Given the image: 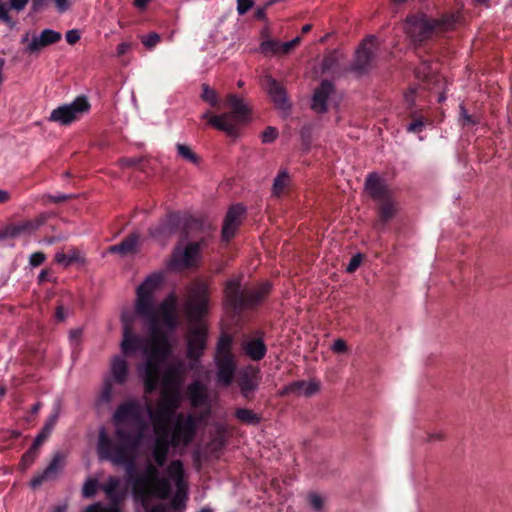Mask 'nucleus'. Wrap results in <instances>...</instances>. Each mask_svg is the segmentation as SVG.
<instances>
[{
  "label": "nucleus",
  "mask_w": 512,
  "mask_h": 512,
  "mask_svg": "<svg viewBox=\"0 0 512 512\" xmlns=\"http://www.w3.org/2000/svg\"><path fill=\"white\" fill-rule=\"evenodd\" d=\"M365 189L371 197L377 200H385L391 195L385 182L375 173L367 176Z\"/></svg>",
  "instance_id": "17"
},
{
  "label": "nucleus",
  "mask_w": 512,
  "mask_h": 512,
  "mask_svg": "<svg viewBox=\"0 0 512 512\" xmlns=\"http://www.w3.org/2000/svg\"><path fill=\"white\" fill-rule=\"evenodd\" d=\"M380 201V217L383 221H388L395 216L397 212V204L391 198V195L388 196L385 200Z\"/></svg>",
  "instance_id": "30"
},
{
  "label": "nucleus",
  "mask_w": 512,
  "mask_h": 512,
  "mask_svg": "<svg viewBox=\"0 0 512 512\" xmlns=\"http://www.w3.org/2000/svg\"><path fill=\"white\" fill-rule=\"evenodd\" d=\"M444 438H445L444 433L440 430H437V431L427 433L426 441L429 443H433V442H437V441H442Z\"/></svg>",
  "instance_id": "46"
},
{
  "label": "nucleus",
  "mask_w": 512,
  "mask_h": 512,
  "mask_svg": "<svg viewBox=\"0 0 512 512\" xmlns=\"http://www.w3.org/2000/svg\"><path fill=\"white\" fill-rule=\"evenodd\" d=\"M139 238V234L133 233L119 244L111 246L109 251L111 253H118L122 256L135 253L139 244Z\"/></svg>",
  "instance_id": "25"
},
{
  "label": "nucleus",
  "mask_w": 512,
  "mask_h": 512,
  "mask_svg": "<svg viewBox=\"0 0 512 512\" xmlns=\"http://www.w3.org/2000/svg\"><path fill=\"white\" fill-rule=\"evenodd\" d=\"M151 0H135L134 4L138 8H144Z\"/></svg>",
  "instance_id": "59"
},
{
  "label": "nucleus",
  "mask_w": 512,
  "mask_h": 512,
  "mask_svg": "<svg viewBox=\"0 0 512 512\" xmlns=\"http://www.w3.org/2000/svg\"><path fill=\"white\" fill-rule=\"evenodd\" d=\"M238 384L242 395L245 398H249L251 394L257 389L259 384L257 372L254 370H245L241 374L238 380Z\"/></svg>",
  "instance_id": "23"
},
{
  "label": "nucleus",
  "mask_w": 512,
  "mask_h": 512,
  "mask_svg": "<svg viewBox=\"0 0 512 512\" xmlns=\"http://www.w3.org/2000/svg\"><path fill=\"white\" fill-rule=\"evenodd\" d=\"M259 50L265 56L281 55V42L274 39H266L261 42Z\"/></svg>",
  "instance_id": "31"
},
{
  "label": "nucleus",
  "mask_w": 512,
  "mask_h": 512,
  "mask_svg": "<svg viewBox=\"0 0 512 512\" xmlns=\"http://www.w3.org/2000/svg\"><path fill=\"white\" fill-rule=\"evenodd\" d=\"M45 259H46V256L44 253L35 252L30 255L29 263L31 266L37 267V266L41 265L45 261Z\"/></svg>",
  "instance_id": "42"
},
{
  "label": "nucleus",
  "mask_w": 512,
  "mask_h": 512,
  "mask_svg": "<svg viewBox=\"0 0 512 512\" xmlns=\"http://www.w3.org/2000/svg\"><path fill=\"white\" fill-rule=\"evenodd\" d=\"M231 343L229 335L221 336L215 354L217 382L225 387L231 384L236 369L234 356L230 351Z\"/></svg>",
  "instance_id": "8"
},
{
  "label": "nucleus",
  "mask_w": 512,
  "mask_h": 512,
  "mask_svg": "<svg viewBox=\"0 0 512 512\" xmlns=\"http://www.w3.org/2000/svg\"><path fill=\"white\" fill-rule=\"evenodd\" d=\"M245 208L240 205L232 206L225 217L224 225L222 228V237L224 240H230L236 233L239 225L241 224Z\"/></svg>",
  "instance_id": "15"
},
{
  "label": "nucleus",
  "mask_w": 512,
  "mask_h": 512,
  "mask_svg": "<svg viewBox=\"0 0 512 512\" xmlns=\"http://www.w3.org/2000/svg\"><path fill=\"white\" fill-rule=\"evenodd\" d=\"M319 388V384L316 381H295L287 385L280 394H294L296 396L310 397L316 394Z\"/></svg>",
  "instance_id": "19"
},
{
  "label": "nucleus",
  "mask_w": 512,
  "mask_h": 512,
  "mask_svg": "<svg viewBox=\"0 0 512 512\" xmlns=\"http://www.w3.org/2000/svg\"><path fill=\"white\" fill-rule=\"evenodd\" d=\"M128 363L122 356H115L111 361L110 374L106 378H111L115 384L123 385L128 378Z\"/></svg>",
  "instance_id": "20"
},
{
  "label": "nucleus",
  "mask_w": 512,
  "mask_h": 512,
  "mask_svg": "<svg viewBox=\"0 0 512 512\" xmlns=\"http://www.w3.org/2000/svg\"><path fill=\"white\" fill-rule=\"evenodd\" d=\"M63 464V456L60 454H56L48 467L44 470V472L31 480V486L37 487L41 485L46 479L55 475L62 467Z\"/></svg>",
  "instance_id": "26"
},
{
  "label": "nucleus",
  "mask_w": 512,
  "mask_h": 512,
  "mask_svg": "<svg viewBox=\"0 0 512 512\" xmlns=\"http://www.w3.org/2000/svg\"><path fill=\"white\" fill-rule=\"evenodd\" d=\"M120 483V479L116 477H109L106 483L102 486V490L114 504L113 507L105 508L102 507L100 504H93L88 506L85 512H121L120 509L117 507V504L124 498V494L117 493V489L120 486Z\"/></svg>",
  "instance_id": "13"
},
{
  "label": "nucleus",
  "mask_w": 512,
  "mask_h": 512,
  "mask_svg": "<svg viewBox=\"0 0 512 512\" xmlns=\"http://www.w3.org/2000/svg\"><path fill=\"white\" fill-rule=\"evenodd\" d=\"M65 37H66V41L70 45H73V44L77 43L80 40L81 35H80L79 30L72 29V30L67 31Z\"/></svg>",
  "instance_id": "43"
},
{
  "label": "nucleus",
  "mask_w": 512,
  "mask_h": 512,
  "mask_svg": "<svg viewBox=\"0 0 512 512\" xmlns=\"http://www.w3.org/2000/svg\"><path fill=\"white\" fill-rule=\"evenodd\" d=\"M309 501H310V504L311 506L315 509V510H321L322 508V505H323V500L322 498L317 495V494H311L309 496Z\"/></svg>",
  "instance_id": "49"
},
{
  "label": "nucleus",
  "mask_w": 512,
  "mask_h": 512,
  "mask_svg": "<svg viewBox=\"0 0 512 512\" xmlns=\"http://www.w3.org/2000/svg\"><path fill=\"white\" fill-rule=\"evenodd\" d=\"M56 6V9L59 13H64L69 10L71 6L70 0H53Z\"/></svg>",
  "instance_id": "48"
},
{
  "label": "nucleus",
  "mask_w": 512,
  "mask_h": 512,
  "mask_svg": "<svg viewBox=\"0 0 512 512\" xmlns=\"http://www.w3.org/2000/svg\"><path fill=\"white\" fill-rule=\"evenodd\" d=\"M38 449L34 448V443L32 444L31 448L23 455L21 464L24 468H27L29 465H31L36 457Z\"/></svg>",
  "instance_id": "38"
},
{
  "label": "nucleus",
  "mask_w": 512,
  "mask_h": 512,
  "mask_svg": "<svg viewBox=\"0 0 512 512\" xmlns=\"http://www.w3.org/2000/svg\"><path fill=\"white\" fill-rule=\"evenodd\" d=\"M235 416L239 421L245 424L256 425L260 421V418L256 413L246 408L237 409L235 412Z\"/></svg>",
  "instance_id": "33"
},
{
  "label": "nucleus",
  "mask_w": 512,
  "mask_h": 512,
  "mask_svg": "<svg viewBox=\"0 0 512 512\" xmlns=\"http://www.w3.org/2000/svg\"><path fill=\"white\" fill-rule=\"evenodd\" d=\"M331 349L335 353H345L347 351V345L344 340L337 339L334 341Z\"/></svg>",
  "instance_id": "47"
},
{
  "label": "nucleus",
  "mask_w": 512,
  "mask_h": 512,
  "mask_svg": "<svg viewBox=\"0 0 512 512\" xmlns=\"http://www.w3.org/2000/svg\"><path fill=\"white\" fill-rule=\"evenodd\" d=\"M187 393L193 406H200L206 402L207 390L200 382L196 381L188 386Z\"/></svg>",
  "instance_id": "27"
},
{
  "label": "nucleus",
  "mask_w": 512,
  "mask_h": 512,
  "mask_svg": "<svg viewBox=\"0 0 512 512\" xmlns=\"http://www.w3.org/2000/svg\"><path fill=\"white\" fill-rule=\"evenodd\" d=\"M62 38L60 32L52 30V29H44L39 35H32L30 37L29 33H26L21 42L26 44L25 51L30 54H37L43 48L55 44L59 42Z\"/></svg>",
  "instance_id": "11"
},
{
  "label": "nucleus",
  "mask_w": 512,
  "mask_h": 512,
  "mask_svg": "<svg viewBox=\"0 0 512 512\" xmlns=\"http://www.w3.org/2000/svg\"><path fill=\"white\" fill-rule=\"evenodd\" d=\"M98 489V482L96 479L89 478L83 485L82 494L85 498L93 497Z\"/></svg>",
  "instance_id": "37"
},
{
  "label": "nucleus",
  "mask_w": 512,
  "mask_h": 512,
  "mask_svg": "<svg viewBox=\"0 0 512 512\" xmlns=\"http://www.w3.org/2000/svg\"><path fill=\"white\" fill-rule=\"evenodd\" d=\"M209 308V290L206 283L197 280L186 288L184 311L189 322L187 357L198 361L206 348L207 325L204 317Z\"/></svg>",
  "instance_id": "4"
},
{
  "label": "nucleus",
  "mask_w": 512,
  "mask_h": 512,
  "mask_svg": "<svg viewBox=\"0 0 512 512\" xmlns=\"http://www.w3.org/2000/svg\"><path fill=\"white\" fill-rule=\"evenodd\" d=\"M253 6L254 0H237V12L239 15H244Z\"/></svg>",
  "instance_id": "41"
},
{
  "label": "nucleus",
  "mask_w": 512,
  "mask_h": 512,
  "mask_svg": "<svg viewBox=\"0 0 512 512\" xmlns=\"http://www.w3.org/2000/svg\"><path fill=\"white\" fill-rule=\"evenodd\" d=\"M246 355L252 360H261L266 354V346L262 339L251 338L246 340L242 345Z\"/></svg>",
  "instance_id": "24"
},
{
  "label": "nucleus",
  "mask_w": 512,
  "mask_h": 512,
  "mask_svg": "<svg viewBox=\"0 0 512 512\" xmlns=\"http://www.w3.org/2000/svg\"><path fill=\"white\" fill-rule=\"evenodd\" d=\"M291 184V177L286 169H281L274 178L272 185V193L276 197L284 194Z\"/></svg>",
  "instance_id": "28"
},
{
  "label": "nucleus",
  "mask_w": 512,
  "mask_h": 512,
  "mask_svg": "<svg viewBox=\"0 0 512 512\" xmlns=\"http://www.w3.org/2000/svg\"><path fill=\"white\" fill-rule=\"evenodd\" d=\"M91 105L86 96H78L73 102L63 104L53 109L49 115L50 122L68 126L90 111Z\"/></svg>",
  "instance_id": "9"
},
{
  "label": "nucleus",
  "mask_w": 512,
  "mask_h": 512,
  "mask_svg": "<svg viewBox=\"0 0 512 512\" xmlns=\"http://www.w3.org/2000/svg\"><path fill=\"white\" fill-rule=\"evenodd\" d=\"M141 41L145 47L151 49L160 41V36L157 33H150L143 36Z\"/></svg>",
  "instance_id": "39"
},
{
  "label": "nucleus",
  "mask_w": 512,
  "mask_h": 512,
  "mask_svg": "<svg viewBox=\"0 0 512 512\" xmlns=\"http://www.w3.org/2000/svg\"><path fill=\"white\" fill-rule=\"evenodd\" d=\"M81 330H73L70 332V337L73 338V339H79L80 336H81Z\"/></svg>",
  "instance_id": "60"
},
{
  "label": "nucleus",
  "mask_w": 512,
  "mask_h": 512,
  "mask_svg": "<svg viewBox=\"0 0 512 512\" xmlns=\"http://www.w3.org/2000/svg\"><path fill=\"white\" fill-rule=\"evenodd\" d=\"M71 197H72L71 195L59 194V195H55V196H50L49 198L53 202H61V201L70 199Z\"/></svg>",
  "instance_id": "56"
},
{
  "label": "nucleus",
  "mask_w": 512,
  "mask_h": 512,
  "mask_svg": "<svg viewBox=\"0 0 512 512\" xmlns=\"http://www.w3.org/2000/svg\"><path fill=\"white\" fill-rule=\"evenodd\" d=\"M293 48L291 41L281 43V55L288 54Z\"/></svg>",
  "instance_id": "55"
},
{
  "label": "nucleus",
  "mask_w": 512,
  "mask_h": 512,
  "mask_svg": "<svg viewBox=\"0 0 512 512\" xmlns=\"http://www.w3.org/2000/svg\"><path fill=\"white\" fill-rule=\"evenodd\" d=\"M460 111H461L460 119H461L463 126H466L467 124H472L473 123L472 118L470 115L467 114V111L463 105L460 106Z\"/></svg>",
  "instance_id": "50"
},
{
  "label": "nucleus",
  "mask_w": 512,
  "mask_h": 512,
  "mask_svg": "<svg viewBox=\"0 0 512 512\" xmlns=\"http://www.w3.org/2000/svg\"><path fill=\"white\" fill-rule=\"evenodd\" d=\"M8 200H9L8 192L0 189V203H4Z\"/></svg>",
  "instance_id": "58"
},
{
  "label": "nucleus",
  "mask_w": 512,
  "mask_h": 512,
  "mask_svg": "<svg viewBox=\"0 0 512 512\" xmlns=\"http://www.w3.org/2000/svg\"><path fill=\"white\" fill-rule=\"evenodd\" d=\"M127 318L125 317V331H123V339L121 341V350L123 354H133L143 347V340L134 335L133 331L129 330Z\"/></svg>",
  "instance_id": "21"
},
{
  "label": "nucleus",
  "mask_w": 512,
  "mask_h": 512,
  "mask_svg": "<svg viewBox=\"0 0 512 512\" xmlns=\"http://www.w3.org/2000/svg\"><path fill=\"white\" fill-rule=\"evenodd\" d=\"M142 412L141 405L134 400L121 404L113 414L116 425L118 443H114L105 428H100L97 452L102 460H108L115 466H124L128 474L134 470L136 452L143 439L144 427L139 426L135 431L131 428L138 425Z\"/></svg>",
  "instance_id": "3"
},
{
  "label": "nucleus",
  "mask_w": 512,
  "mask_h": 512,
  "mask_svg": "<svg viewBox=\"0 0 512 512\" xmlns=\"http://www.w3.org/2000/svg\"><path fill=\"white\" fill-rule=\"evenodd\" d=\"M46 221L45 215H40L32 220H25L18 224H8L0 230V239L17 238L22 235H29L35 232Z\"/></svg>",
  "instance_id": "12"
},
{
  "label": "nucleus",
  "mask_w": 512,
  "mask_h": 512,
  "mask_svg": "<svg viewBox=\"0 0 512 512\" xmlns=\"http://www.w3.org/2000/svg\"><path fill=\"white\" fill-rule=\"evenodd\" d=\"M199 249L198 243H189L184 248L178 247L173 253L171 267L181 269L195 265L199 259Z\"/></svg>",
  "instance_id": "14"
},
{
  "label": "nucleus",
  "mask_w": 512,
  "mask_h": 512,
  "mask_svg": "<svg viewBox=\"0 0 512 512\" xmlns=\"http://www.w3.org/2000/svg\"><path fill=\"white\" fill-rule=\"evenodd\" d=\"M164 281V273L154 272L148 275L136 289L137 313L150 330L149 343L144 348L146 361L138 368L144 381L146 394H150L156 389L160 376L161 382L163 381V375L169 367L182 364L181 379H184L185 371L182 361L167 366L162 374L160 373V367L168 357L171 347L167 336L160 332L159 325L163 324L172 330L177 324V297L174 293L169 294L158 306L155 304V294L161 289Z\"/></svg>",
  "instance_id": "2"
},
{
  "label": "nucleus",
  "mask_w": 512,
  "mask_h": 512,
  "mask_svg": "<svg viewBox=\"0 0 512 512\" xmlns=\"http://www.w3.org/2000/svg\"><path fill=\"white\" fill-rule=\"evenodd\" d=\"M181 372L182 364L169 367L163 375L160 400L156 407L153 408L150 404L146 406L156 438L149 449L143 469L130 475V482L135 500L147 512H165L162 505L149 509V501L152 498L167 499L173 487L175 493L170 505L174 510H184L188 499L182 462L173 460L161 472L167 461L169 447L187 446L195 435L196 420L190 414H178L169 435V424L180 404Z\"/></svg>",
  "instance_id": "1"
},
{
  "label": "nucleus",
  "mask_w": 512,
  "mask_h": 512,
  "mask_svg": "<svg viewBox=\"0 0 512 512\" xmlns=\"http://www.w3.org/2000/svg\"><path fill=\"white\" fill-rule=\"evenodd\" d=\"M264 86L277 108L281 110H287L289 108L286 91L279 82L272 77L267 76L264 79Z\"/></svg>",
  "instance_id": "16"
},
{
  "label": "nucleus",
  "mask_w": 512,
  "mask_h": 512,
  "mask_svg": "<svg viewBox=\"0 0 512 512\" xmlns=\"http://www.w3.org/2000/svg\"><path fill=\"white\" fill-rule=\"evenodd\" d=\"M332 92V83L327 80L322 81L319 88H317L314 92L311 104L312 109L317 113L326 112L327 99Z\"/></svg>",
  "instance_id": "18"
},
{
  "label": "nucleus",
  "mask_w": 512,
  "mask_h": 512,
  "mask_svg": "<svg viewBox=\"0 0 512 512\" xmlns=\"http://www.w3.org/2000/svg\"><path fill=\"white\" fill-rule=\"evenodd\" d=\"M424 127V122L422 119H415L413 122H411L408 127H407V130L411 133H419L422 131Z\"/></svg>",
  "instance_id": "44"
},
{
  "label": "nucleus",
  "mask_w": 512,
  "mask_h": 512,
  "mask_svg": "<svg viewBox=\"0 0 512 512\" xmlns=\"http://www.w3.org/2000/svg\"><path fill=\"white\" fill-rule=\"evenodd\" d=\"M201 97L204 101L209 103L212 106H216L218 103V98L215 90L210 88L207 84H203L202 86V94Z\"/></svg>",
  "instance_id": "36"
},
{
  "label": "nucleus",
  "mask_w": 512,
  "mask_h": 512,
  "mask_svg": "<svg viewBox=\"0 0 512 512\" xmlns=\"http://www.w3.org/2000/svg\"><path fill=\"white\" fill-rule=\"evenodd\" d=\"M131 49V44L128 42H122L117 46V55L123 56Z\"/></svg>",
  "instance_id": "53"
},
{
  "label": "nucleus",
  "mask_w": 512,
  "mask_h": 512,
  "mask_svg": "<svg viewBox=\"0 0 512 512\" xmlns=\"http://www.w3.org/2000/svg\"><path fill=\"white\" fill-rule=\"evenodd\" d=\"M29 0H10L11 8L21 11L25 8Z\"/></svg>",
  "instance_id": "52"
},
{
  "label": "nucleus",
  "mask_w": 512,
  "mask_h": 512,
  "mask_svg": "<svg viewBox=\"0 0 512 512\" xmlns=\"http://www.w3.org/2000/svg\"><path fill=\"white\" fill-rule=\"evenodd\" d=\"M59 418L58 411L54 412L46 421L44 427L39 432L34 440V448L39 449V447L43 444V442L48 438L50 433L52 432L57 420Z\"/></svg>",
  "instance_id": "29"
},
{
  "label": "nucleus",
  "mask_w": 512,
  "mask_h": 512,
  "mask_svg": "<svg viewBox=\"0 0 512 512\" xmlns=\"http://www.w3.org/2000/svg\"><path fill=\"white\" fill-rule=\"evenodd\" d=\"M176 149L178 155L182 157L184 160L191 162L193 164L199 163V157L195 152H193V150L189 146L178 143L176 144Z\"/></svg>",
  "instance_id": "34"
},
{
  "label": "nucleus",
  "mask_w": 512,
  "mask_h": 512,
  "mask_svg": "<svg viewBox=\"0 0 512 512\" xmlns=\"http://www.w3.org/2000/svg\"><path fill=\"white\" fill-rule=\"evenodd\" d=\"M44 1H45V0H34V2H33V6H34V8H35V9L40 8V7L43 5Z\"/></svg>",
  "instance_id": "61"
},
{
  "label": "nucleus",
  "mask_w": 512,
  "mask_h": 512,
  "mask_svg": "<svg viewBox=\"0 0 512 512\" xmlns=\"http://www.w3.org/2000/svg\"><path fill=\"white\" fill-rule=\"evenodd\" d=\"M301 42V37H296L291 40L293 47H296Z\"/></svg>",
  "instance_id": "62"
},
{
  "label": "nucleus",
  "mask_w": 512,
  "mask_h": 512,
  "mask_svg": "<svg viewBox=\"0 0 512 512\" xmlns=\"http://www.w3.org/2000/svg\"><path fill=\"white\" fill-rule=\"evenodd\" d=\"M54 260L57 264L66 268L74 263H84L85 258L78 248L70 247L67 252L63 250L57 251Z\"/></svg>",
  "instance_id": "22"
},
{
  "label": "nucleus",
  "mask_w": 512,
  "mask_h": 512,
  "mask_svg": "<svg viewBox=\"0 0 512 512\" xmlns=\"http://www.w3.org/2000/svg\"><path fill=\"white\" fill-rule=\"evenodd\" d=\"M56 317L58 320L62 321L65 319V313L61 306H59L56 310Z\"/></svg>",
  "instance_id": "57"
},
{
  "label": "nucleus",
  "mask_w": 512,
  "mask_h": 512,
  "mask_svg": "<svg viewBox=\"0 0 512 512\" xmlns=\"http://www.w3.org/2000/svg\"><path fill=\"white\" fill-rule=\"evenodd\" d=\"M227 102L231 112L218 116L210 115L209 112H206L202 115V118L208 119L209 124L214 128L224 131L229 135H234L238 127L248 120L250 110L243 99L235 95H229Z\"/></svg>",
  "instance_id": "5"
},
{
  "label": "nucleus",
  "mask_w": 512,
  "mask_h": 512,
  "mask_svg": "<svg viewBox=\"0 0 512 512\" xmlns=\"http://www.w3.org/2000/svg\"><path fill=\"white\" fill-rule=\"evenodd\" d=\"M278 136V131L274 127H267L261 135L263 143H271Z\"/></svg>",
  "instance_id": "40"
},
{
  "label": "nucleus",
  "mask_w": 512,
  "mask_h": 512,
  "mask_svg": "<svg viewBox=\"0 0 512 512\" xmlns=\"http://www.w3.org/2000/svg\"><path fill=\"white\" fill-rule=\"evenodd\" d=\"M378 49L376 38H366L355 53L352 70L357 73H364L370 69Z\"/></svg>",
  "instance_id": "10"
},
{
  "label": "nucleus",
  "mask_w": 512,
  "mask_h": 512,
  "mask_svg": "<svg viewBox=\"0 0 512 512\" xmlns=\"http://www.w3.org/2000/svg\"><path fill=\"white\" fill-rule=\"evenodd\" d=\"M139 163L137 158H123L119 161V164L123 168L132 167Z\"/></svg>",
  "instance_id": "51"
},
{
  "label": "nucleus",
  "mask_w": 512,
  "mask_h": 512,
  "mask_svg": "<svg viewBox=\"0 0 512 512\" xmlns=\"http://www.w3.org/2000/svg\"><path fill=\"white\" fill-rule=\"evenodd\" d=\"M270 291V284L263 283L255 289L245 292L240 291V281L232 279L225 287V297L235 309L251 307L259 303Z\"/></svg>",
  "instance_id": "7"
},
{
  "label": "nucleus",
  "mask_w": 512,
  "mask_h": 512,
  "mask_svg": "<svg viewBox=\"0 0 512 512\" xmlns=\"http://www.w3.org/2000/svg\"><path fill=\"white\" fill-rule=\"evenodd\" d=\"M452 21V17L433 19L425 14H417L406 19L404 30L411 41L421 43L434 34L449 29Z\"/></svg>",
  "instance_id": "6"
},
{
  "label": "nucleus",
  "mask_w": 512,
  "mask_h": 512,
  "mask_svg": "<svg viewBox=\"0 0 512 512\" xmlns=\"http://www.w3.org/2000/svg\"><path fill=\"white\" fill-rule=\"evenodd\" d=\"M311 28H312V25H310V24H306V25H304V26L302 27V32H303V33H308V32L311 30Z\"/></svg>",
  "instance_id": "63"
},
{
  "label": "nucleus",
  "mask_w": 512,
  "mask_h": 512,
  "mask_svg": "<svg viewBox=\"0 0 512 512\" xmlns=\"http://www.w3.org/2000/svg\"><path fill=\"white\" fill-rule=\"evenodd\" d=\"M362 257L361 255H355L350 259V262L346 268L347 272L352 273L354 272L361 264Z\"/></svg>",
  "instance_id": "45"
},
{
  "label": "nucleus",
  "mask_w": 512,
  "mask_h": 512,
  "mask_svg": "<svg viewBox=\"0 0 512 512\" xmlns=\"http://www.w3.org/2000/svg\"><path fill=\"white\" fill-rule=\"evenodd\" d=\"M199 512H213V510L205 507V508H202Z\"/></svg>",
  "instance_id": "64"
},
{
  "label": "nucleus",
  "mask_w": 512,
  "mask_h": 512,
  "mask_svg": "<svg viewBox=\"0 0 512 512\" xmlns=\"http://www.w3.org/2000/svg\"><path fill=\"white\" fill-rule=\"evenodd\" d=\"M113 384L115 383L111 381V378H105L97 400L99 404H108L111 402L113 399Z\"/></svg>",
  "instance_id": "32"
},
{
  "label": "nucleus",
  "mask_w": 512,
  "mask_h": 512,
  "mask_svg": "<svg viewBox=\"0 0 512 512\" xmlns=\"http://www.w3.org/2000/svg\"><path fill=\"white\" fill-rule=\"evenodd\" d=\"M125 316H127L126 318H127L128 324H129L128 325L129 330H131V331L134 330L135 323L138 318H141L143 320V318L137 313L136 307L134 309H131V308L124 309L121 314V322H122V326H123V331H125Z\"/></svg>",
  "instance_id": "35"
},
{
  "label": "nucleus",
  "mask_w": 512,
  "mask_h": 512,
  "mask_svg": "<svg viewBox=\"0 0 512 512\" xmlns=\"http://www.w3.org/2000/svg\"><path fill=\"white\" fill-rule=\"evenodd\" d=\"M0 20H3L5 22H10L7 6L1 1H0Z\"/></svg>",
  "instance_id": "54"
}]
</instances>
